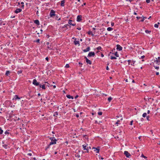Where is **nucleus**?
Here are the masks:
<instances>
[{"instance_id":"nucleus-1","label":"nucleus","mask_w":160,"mask_h":160,"mask_svg":"<svg viewBox=\"0 0 160 160\" xmlns=\"http://www.w3.org/2000/svg\"><path fill=\"white\" fill-rule=\"evenodd\" d=\"M49 138L51 140V142H50V145L54 144L56 143L57 140L54 137H49Z\"/></svg>"},{"instance_id":"nucleus-2","label":"nucleus","mask_w":160,"mask_h":160,"mask_svg":"<svg viewBox=\"0 0 160 160\" xmlns=\"http://www.w3.org/2000/svg\"><path fill=\"white\" fill-rule=\"evenodd\" d=\"M128 65H131L133 66H134V64L136 61L132 60H128Z\"/></svg>"},{"instance_id":"nucleus-3","label":"nucleus","mask_w":160,"mask_h":160,"mask_svg":"<svg viewBox=\"0 0 160 160\" xmlns=\"http://www.w3.org/2000/svg\"><path fill=\"white\" fill-rule=\"evenodd\" d=\"M32 84L36 86H39L40 88H41V85L38 82H37V81L36 79H34L33 80Z\"/></svg>"},{"instance_id":"nucleus-4","label":"nucleus","mask_w":160,"mask_h":160,"mask_svg":"<svg viewBox=\"0 0 160 160\" xmlns=\"http://www.w3.org/2000/svg\"><path fill=\"white\" fill-rule=\"evenodd\" d=\"M73 43L76 45L79 46L80 45L79 39H75V40H74Z\"/></svg>"},{"instance_id":"nucleus-5","label":"nucleus","mask_w":160,"mask_h":160,"mask_svg":"<svg viewBox=\"0 0 160 160\" xmlns=\"http://www.w3.org/2000/svg\"><path fill=\"white\" fill-rule=\"evenodd\" d=\"M55 11L54 10H51L50 13V17H52L53 16H55L56 15L55 14Z\"/></svg>"},{"instance_id":"nucleus-6","label":"nucleus","mask_w":160,"mask_h":160,"mask_svg":"<svg viewBox=\"0 0 160 160\" xmlns=\"http://www.w3.org/2000/svg\"><path fill=\"white\" fill-rule=\"evenodd\" d=\"M87 144H84L82 145L83 149L84 150H86L87 151V152H88V147H87Z\"/></svg>"},{"instance_id":"nucleus-7","label":"nucleus","mask_w":160,"mask_h":160,"mask_svg":"<svg viewBox=\"0 0 160 160\" xmlns=\"http://www.w3.org/2000/svg\"><path fill=\"white\" fill-rule=\"evenodd\" d=\"M95 55V53L94 52H91L88 53V57H94Z\"/></svg>"},{"instance_id":"nucleus-8","label":"nucleus","mask_w":160,"mask_h":160,"mask_svg":"<svg viewBox=\"0 0 160 160\" xmlns=\"http://www.w3.org/2000/svg\"><path fill=\"white\" fill-rule=\"evenodd\" d=\"M22 9L21 8H17L16 10L14 11L15 13L18 14V13L20 12H22Z\"/></svg>"},{"instance_id":"nucleus-9","label":"nucleus","mask_w":160,"mask_h":160,"mask_svg":"<svg viewBox=\"0 0 160 160\" xmlns=\"http://www.w3.org/2000/svg\"><path fill=\"white\" fill-rule=\"evenodd\" d=\"M72 22H73V21L72 20H69L68 22V24L73 26H75L76 25V24L74 23H72Z\"/></svg>"},{"instance_id":"nucleus-10","label":"nucleus","mask_w":160,"mask_h":160,"mask_svg":"<svg viewBox=\"0 0 160 160\" xmlns=\"http://www.w3.org/2000/svg\"><path fill=\"white\" fill-rule=\"evenodd\" d=\"M124 154L127 158H129L131 156V154L127 151H125L124 152Z\"/></svg>"},{"instance_id":"nucleus-11","label":"nucleus","mask_w":160,"mask_h":160,"mask_svg":"<svg viewBox=\"0 0 160 160\" xmlns=\"http://www.w3.org/2000/svg\"><path fill=\"white\" fill-rule=\"evenodd\" d=\"M82 16L81 15H78L77 17V21L78 22L81 21L82 20Z\"/></svg>"},{"instance_id":"nucleus-12","label":"nucleus","mask_w":160,"mask_h":160,"mask_svg":"<svg viewBox=\"0 0 160 160\" xmlns=\"http://www.w3.org/2000/svg\"><path fill=\"white\" fill-rule=\"evenodd\" d=\"M92 149H94V151L96 152V153H98L99 152V147H98L97 148H95L94 147H93L92 148Z\"/></svg>"},{"instance_id":"nucleus-13","label":"nucleus","mask_w":160,"mask_h":160,"mask_svg":"<svg viewBox=\"0 0 160 160\" xmlns=\"http://www.w3.org/2000/svg\"><path fill=\"white\" fill-rule=\"evenodd\" d=\"M21 98L18 97V95H15L14 96V98L13 99V100H15L16 101L17 100H19Z\"/></svg>"},{"instance_id":"nucleus-14","label":"nucleus","mask_w":160,"mask_h":160,"mask_svg":"<svg viewBox=\"0 0 160 160\" xmlns=\"http://www.w3.org/2000/svg\"><path fill=\"white\" fill-rule=\"evenodd\" d=\"M117 50H122V47L119 45L118 44L116 45Z\"/></svg>"},{"instance_id":"nucleus-15","label":"nucleus","mask_w":160,"mask_h":160,"mask_svg":"<svg viewBox=\"0 0 160 160\" xmlns=\"http://www.w3.org/2000/svg\"><path fill=\"white\" fill-rule=\"evenodd\" d=\"M34 23L37 24V25H40V22L38 20H35L34 21Z\"/></svg>"},{"instance_id":"nucleus-16","label":"nucleus","mask_w":160,"mask_h":160,"mask_svg":"<svg viewBox=\"0 0 160 160\" xmlns=\"http://www.w3.org/2000/svg\"><path fill=\"white\" fill-rule=\"evenodd\" d=\"M160 62L158 60L157 58H156V60H154V64H155L154 63H155L156 64H158V65L159 64V63Z\"/></svg>"},{"instance_id":"nucleus-17","label":"nucleus","mask_w":160,"mask_h":160,"mask_svg":"<svg viewBox=\"0 0 160 160\" xmlns=\"http://www.w3.org/2000/svg\"><path fill=\"white\" fill-rule=\"evenodd\" d=\"M86 62L88 64H89L90 65H91L92 64L91 61L88 59H86Z\"/></svg>"},{"instance_id":"nucleus-18","label":"nucleus","mask_w":160,"mask_h":160,"mask_svg":"<svg viewBox=\"0 0 160 160\" xmlns=\"http://www.w3.org/2000/svg\"><path fill=\"white\" fill-rule=\"evenodd\" d=\"M66 97L67 98H68L69 99H73V97L72 96H71L70 95H67Z\"/></svg>"},{"instance_id":"nucleus-19","label":"nucleus","mask_w":160,"mask_h":160,"mask_svg":"<svg viewBox=\"0 0 160 160\" xmlns=\"http://www.w3.org/2000/svg\"><path fill=\"white\" fill-rule=\"evenodd\" d=\"M65 3V1L64 0H62L61 1V5L62 7L64 6V3Z\"/></svg>"},{"instance_id":"nucleus-20","label":"nucleus","mask_w":160,"mask_h":160,"mask_svg":"<svg viewBox=\"0 0 160 160\" xmlns=\"http://www.w3.org/2000/svg\"><path fill=\"white\" fill-rule=\"evenodd\" d=\"M113 30V28H111V27H108L107 28V30L108 31H111Z\"/></svg>"},{"instance_id":"nucleus-21","label":"nucleus","mask_w":160,"mask_h":160,"mask_svg":"<svg viewBox=\"0 0 160 160\" xmlns=\"http://www.w3.org/2000/svg\"><path fill=\"white\" fill-rule=\"evenodd\" d=\"M54 53H55L54 54L55 55H59L61 54V53H59V52L58 51H56V52H54Z\"/></svg>"},{"instance_id":"nucleus-22","label":"nucleus","mask_w":160,"mask_h":160,"mask_svg":"<svg viewBox=\"0 0 160 160\" xmlns=\"http://www.w3.org/2000/svg\"><path fill=\"white\" fill-rule=\"evenodd\" d=\"M68 27H70V26L69 25V24H65L64 26L63 27V28H68Z\"/></svg>"},{"instance_id":"nucleus-23","label":"nucleus","mask_w":160,"mask_h":160,"mask_svg":"<svg viewBox=\"0 0 160 160\" xmlns=\"http://www.w3.org/2000/svg\"><path fill=\"white\" fill-rule=\"evenodd\" d=\"M41 88L43 89H46L45 85L43 84L42 85H41Z\"/></svg>"},{"instance_id":"nucleus-24","label":"nucleus","mask_w":160,"mask_h":160,"mask_svg":"<svg viewBox=\"0 0 160 160\" xmlns=\"http://www.w3.org/2000/svg\"><path fill=\"white\" fill-rule=\"evenodd\" d=\"M51 145H50V143L45 148V150H48V149L50 147V146H51Z\"/></svg>"},{"instance_id":"nucleus-25","label":"nucleus","mask_w":160,"mask_h":160,"mask_svg":"<svg viewBox=\"0 0 160 160\" xmlns=\"http://www.w3.org/2000/svg\"><path fill=\"white\" fill-rule=\"evenodd\" d=\"M112 98L111 97H109L108 98V100L109 102H110L111 100L112 99Z\"/></svg>"},{"instance_id":"nucleus-26","label":"nucleus","mask_w":160,"mask_h":160,"mask_svg":"<svg viewBox=\"0 0 160 160\" xmlns=\"http://www.w3.org/2000/svg\"><path fill=\"white\" fill-rule=\"evenodd\" d=\"M3 130L2 129L1 127H0V134H2L3 133Z\"/></svg>"},{"instance_id":"nucleus-27","label":"nucleus","mask_w":160,"mask_h":160,"mask_svg":"<svg viewBox=\"0 0 160 160\" xmlns=\"http://www.w3.org/2000/svg\"><path fill=\"white\" fill-rule=\"evenodd\" d=\"M110 58L112 60V59H117V58L115 57L111 56Z\"/></svg>"},{"instance_id":"nucleus-28","label":"nucleus","mask_w":160,"mask_h":160,"mask_svg":"<svg viewBox=\"0 0 160 160\" xmlns=\"http://www.w3.org/2000/svg\"><path fill=\"white\" fill-rule=\"evenodd\" d=\"M10 72L9 71H7L6 72L5 74L7 76H8V75L10 74Z\"/></svg>"},{"instance_id":"nucleus-29","label":"nucleus","mask_w":160,"mask_h":160,"mask_svg":"<svg viewBox=\"0 0 160 160\" xmlns=\"http://www.w3.org/2000/svg\"><path fill=\"white\" fill-rule=\"evenodd\" d=\"M120 121L118 120L116 122V124H117V126H118V124H120Z\"/></svg>"},{"instance_id":"nucleus-30","label":"nucleus","mask_w":160,"mask_h":160,"mask_svg":"<svg viewBox=\"0 0 160 160\" xmlns=\"http://www.w3.org/2000/svg\"><path fill=\"white\" fill-rule=\"evenodd\" d=\"M153 66H154V67L155 68L157 69V70H158L159 68V67L155 66H156L154 64L153 65Z\"/></svg>"},{"instance_id":"nucleus-31","label":"nucleus","mask_w":160,"mask_h":160,"mask_svg":"<svg viewBox=\"0 0 160 160\" xmlns=\"http://www.w3.org/2000/svg\"><path fill=\"white\" fill-rule=\"evenodd\" d=\"M58 112H54L53 116H57L58 115Z\"/></svg>"},{"instance_id":"nucleus-32","label":"nucleus","mask_w":160,"mask_h":160,"mask_svg":"<svg viewBox=\"0 0 160 160\" xmlns=\"http://www.w3.org/2000/svg\"><path fill=\"white\" fill-rule=\"evenodd\" d=\"M45 84L47 86H48V87H49L50 84H49V83L48 82H45Z\"/></svg>"},{"instance_id":"nucleus-33","label":"nucleus","mask_w":160,"mask_h":160,"mask_svg":"<svg viewBox=\"0 0 160 160\" xmlns=\"http://www.w3.org/2000/svg\"><path fill=\"white\" fill-rule=\"evenodd\" d=\"M147 113L146 112L144 113L143 114H142V117L144 118L145 117L147 116Z\"/></svg>"},{"instance_id":"nucleus-34","label":"nucleus","mask_w":160,"mask_h":160,"mask_svg":"<svg viewBox=\"0 0 160 160\" xmlns=\"http://www.w3.org/2000/svg\"><path fill=\"white\" fill-rule=\"evenodd\" d=\"M22 72V71L21 70L20 71H18L17 72V73L18 74H21Z\"/></svg>"},{"instance_id":"nucleus-35","label":"nucleus","mask_w":160,"mask_h":160,"mask_svg":"<svg viewBox=\"0 0 160 160\" xmlns=\"http://www.w3.org/2000/svg\"><path fill=\"white\" fill-rule=\"evenodd\" d=\"M114 55L116 57H119V55L118 53L117 52H116L115 53H114Z\"/></svg>"},{"instance_id":"nucleus-36","label":"nucleus","mask_w":160,"mask_h":160,"mask_svg":"<svg viewBox=\"0 0 160 160\" xmlns=\"http://www.w3.org/2000/svg\"><path fill=\"white\" fill-rule=\"evenodd\" d=\"M145 32L146 33H149L151 32V31H149L148 30H146Z\"/></svg>"},{"instance_id":"nucleus-37","label":"nucleus","mask_w":160,"mask_h":160,"mask_svg":"<svg viewBox=\"0 0 160 160\" xmlns=\"http://www.w3.org/2000/svg\"><path fill=\"white\" fill-rule=\"evenodd\" d=\"M154 26L156 28H158V25L157 24H155Z\"/></svg>"},{"instance_id":"nucleus-38","label":"nucleus","mask_w":160,"mask_h":160,"mask_svg":"<svg viewBox=\"0 0 160 160\" xmlns=\"http://www.w3.org/2000/svg\"><path fill=\"white\" fill-rule=\"evenodd\" d=\"M7 145H6V144H5L4 145H2V147L5 149L7 148Z\"/></svg>"},{"instance_id":"nucleus-39","label":"nucleus","mask_w":160,"mask_h":160,"mask_svg":"<svg viewBox=\"0 0 160 160\" xmlns=\"http://www.w3.org/2000/svg\"><path fill=\"white\" fill-rule=\"evenodd\" d=\"M102 112H98V114L99 115L101 116L102 115Z\"/></svg>"},{"instance_id":"nucleus-40","label":"nucleus","mask_w":160,"mask_h":160,"mask_svg":"<svg viewBox=\"0 0 160 160\" xmlns=\"http://www.w3.org/2000/svg\"><path fill=\"white\" fill-rule=\"evenodd\" d=\"M102 49L101 47L100 46L98 47L97 48V50H100Z\"/></svg>"},{"instance_id":"nucleus-41","label":"nucleus","mask_w":160,"mask_h":160,"mask_svg":"<svg viewBox=\"0 0 160 160\" xmlns=\"http://www.w3.org/2000/svg\"><path fill=\"white\" fill-rule=\"evenodd\" d=\"M65 67L66 68H68L69 67V64H67L66 65V66H65Z\"/></svg>"},{"instance_id":"nucleus-42","label":"nucleus","mask_w":160,"mask_h":160,"mask_svg":"<svg viewBox=\"0 0 160 160\" xmlns=\"http://www.w3.org/2000/svg\"><path fill=\"white\" fill-rule=\"evenodd\" d=\"M92 33V32L91 31H89L88 32V33L89 35H91Z\"/></svg>"},{"instance_id":"nucleus-43","label":"nucleus","mask_w":160,"mask_h":160,"mask_svg":"<svg viewBox=\"0 0 160 160\" xmlns=\"http://www.w3.org/2000/svg\"><path fill=\"white\" fill-rule=\"evenodd\" d=\"M149 118H150V117L149 116H148L147 117V119L148 121H149L150 120V119H149Z\"/></svg>"},{"instance_id":"nucleus-44","label":"nucleus","mask_w":160,"mask_h":160,"mask_svg":"<svg viewBox=\"0 0 160 160\" xmlns=\"http://www.w3.org/2000/svg\"><path fill=\"white\" fill-rule=\"evenodd\" d=\"M145 18H146L145 17H143V18H142V19L141 20V22H143L144 20H145Z\"/></svg>"},{"instance_id":"nucleus-45","label":"nucleus","mask_w":160,"mask_h":160,"mask_svg":"<svg viewBox=\"0 0 160 160\" xmlns=\"http://www.w3.org/2000/svg\"><path fill=\"white\" fill-rule=\"evenodd\" d=\"M141 157H143L144 158H147V157H146V156H144L143 154H142V155H141Z\"/></svg>"},{"instance_id":"nucleus-46","label":"nucleus","mask_w":160,"mask_h":160,"mask_svg":"<svg viewBox=\"0 0 160 160\" xmlns=\"http://www.w3.org/2000/svg\"><path fill=\"white\" fill-rule=\"evenodd\" d=\"M35 42H38V43H39V42H40V39H38Z\"/></svg>"},{"instance_id":"nucleus-47","label":"nucleus","mask_w":160,"mask_h":160,"mask_svg":"<svg viewBox=\"0 0 160 160\" xmlns=\"http://www.w3.org/2000/svg\"><path fill=\"white\" fill-rule=\"evenodd\" d=\"M24 5H22L21 6H20V7L22 8H24Z\"/></svg>"},{"instance_id":"nucleus-48","label":"nucleus","mask_w":160,"mask_h":160,"mask_svg":"<svg viewBox=\"0 0 160 160\" xmlns=\"http://www.w3.org/2000/svg\"><path fill=\"white\" fill-rule=\"evenodd\" d=\"M150 2V0H146V2L147 3H149Z\"/></svg>"},{"instance_id":"nucleus-49","label":"nucleus","mask_w":160,"mask_h":160,"mask_svg":"<svg viewBox=\"0 0 160 160\" xmlns=\"http://www.w3.org/2000/svg\"><path fill=\"white\" fill-rule=\"evenodd\" d=\"M5 134H9V132H8L7 131H6L5 132Z\"/></svg>"},{"instance_id":"nucleus-50","label":"nucleus","mask_w":160,"mask_h":160,"mask_svg":"<svg viewBox=\"0 0 160 160\" xmlns=\"http://www.w3.org/2000/svg\"><path fill=\"white\" fill-rule=\"evenodd\" d=\"M133 122V121L132 120L130 122V125H132V123Z\"/></svg>"},{"instance_id":"nucleus-51","label":"nucleus","mask_w":160,"mask_h":160,"mask_svg":"<svg viewBox=\"0 0 160 160\" xmlns=\"http://www.w3.org/2000/svg\"><path fill=\"white\" fill-rule=\"evenodd\" d=\"M28 155L29 156H32V154L31 153H28Z\"/></svg>"},{"instance_id":"nucleus-52","label":"nucleus","mask_w":160,"mask_h":160,"mask_svg":"<svg viewBox=\"0 0 160 160\" xmlns=\"http://www.w3.org/2000/svg\"><path fill=\"white\" fill-rule=\"evenodd\" d=\"M114 22H111V25L112 26H114Z\"/></svg>"},{"instance_id":"nucleus-53","label":"nucleus","mask_w":160,"mask_h":160,"mask_svg":"<svg viewBox=\"0 0 160 160\" xmlns=\"http://www.w3.org/2000/svg\"><path fill=\"white\" fill-rule=\"evenodd\" d=\"M90 48L89 47H88L86 49V50H90Z\"/></svg>"},{"instance_id":"nucleus-54","label":"nucleus","mask_w":160,"mask_h":160,"mask_svg":"<svg viewBox=\"0 0 160 160\" xmlns=\"http://www.w3.org/2000/svg\"><path fill=\"white\" fill-rule=\"evenodd\" d=\"M145 56L144 55H143V56H142L141 57V58H142V59H143V58H145Z\"/></svg>"},{"instance_id":"nucleus-55","label":"nucleus","mask_w":160,"mask_h":160,"mask_svg":"<svg viewBox=\"0 0 160 160\" xmlns=\"http://www.w3.org/2000/svg\"><path fill=\"white\" fill-rule=\"evenodd\" d=\"M158 60L160 62V57H158L157 58Z\"/></svg>"},{"instance_id":"nucleus-56","label":"nucleus","mask_w":160,"mask_h":160,"mask_svg":"<svg viewBox=\"0 0 160 160\" xmlns=\"http://www.w3.org/2000/svg\"><path fill=\"white\" fill-rule=\"evenodd\" d=\"M45 59L46 60H47V61H48V58L47 57Z\"/></svg>"},{"instance_id":"nucleus-57","label":"nucleus","mask_w":160,"mask_h":160,"mask_svg":"<svg viewBox=\"0 0 160 160\" xmlns=\"http://www.w3.org/2000/svg\"><path fill=\"white\" fill-rule=\"evenodd\" d=\"M78 95H77L75 97V98L76 99L77 98H78Z\"/></svg>"},{"instance_id":"nucleus-58","label":"nucleus","mask_w":160,"mask_h":160,"mask_svg":"<svg viewBox=\"0 0 160 160\" xmlns=\"http://www.w3.org/2000/svg\"><path fill=\"white\" fill-rule=\"evenodd\" d=\"M76 116L77 118H78L79 117V115L78 114H76Z\"/></svg>"},{"instance_id":"nucleus-59","label":"nucleus","mask_w":160,"mask_h":160,"mask_svg":"<svg viewBox=\"0 0 160 160\" xmlns=\"http://www.w3.org/2000/svg\"><path fill=\"white\" fill-rule=\"evenodd\" d=\"M77 29L78 30H81V28H77Z\"/></svg>"},{"instance_id":"nucleus-60","label":"nucleus","mask_w":160,"mask_h":160,"mask_svg":"<svg viewBox=\"0 0 160 160\" xmlns=\"http://www.w3.org/2000/svg\"><path fill=\"white\" fill-rule=\"evenodd\" d=\"M106 69H107V70H109V68H108V66H107V67H106Z\"/></svg>"},{"instance_id":"nucleus-61","label":"nucleus","mask_w":160,"mask_h":160,"mask_svg":"<svg viewBox=\"0 0 160 160\" xmlns=\"http://www.w3.org/2000/svg\"><path fill=\"white\" fill-rule=\"evenodd\" d=\"M76 156L78 158H79L80 157V155L78 154V155L77 156Z\"/></svg>"},{"instance_id":"nucleus-62","label":"nucleus","mask_w":160,"mask_h":160,"mask_svg":"<svg viewBox=\"0 0 160 160\" xmlns=\"http://www.w3.org/2000/svg\"><path fill=\"white\" fill-rule=\"evenodd\" d=\"M159 74V72H156V75H158Z\"/></svg>"},{"instance_id":"nucleus-63","label":"nucleus","mask_w":160,"mask_h":160,"mask_svg":"<svg viewBox=\"0 0 160 160\" xmlns=\"http://www.w3.org/2000/svg\"><path fill=\"white\" fill-rule=\"evenodd\" d=\"M136 18L138 19H139L141 18V17H137Z\"/></svg>"},{"instance_id":"nucleus-64","label":"nucleus","mask_w":160,"mask_h":160,"mask_svg":"<svg viewBox=\"0 0 160 160\" xmlns=\"http://www.w3.org/2000/svg\"><path fill=\"white\" fill-rule=\"evenodd\" d=\"M150 112V111L149 110H148L147 111V113L148 114H149Z\"/></svg>"}]
</instances>
